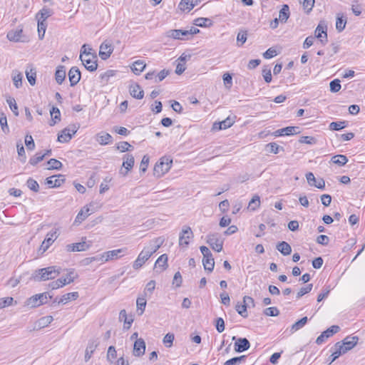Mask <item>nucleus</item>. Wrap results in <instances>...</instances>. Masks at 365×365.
Masks as SVG:
<instances>
[{
    "mask_svg": "<svg viewBox=\"0 0 365 365\" xmlns=\"http://www.w3.org/2000/svg\"><path fill=\"white\" fill-rule=\"evenodd\" d=\"M332 354L331 355V361L329 364L334 362L336 359H338L341 355L346 353L345 349L343 348V344H341V342H336L334 347L331 348Z\"/></svg>",
    "mask_w": 365,
    "mask_h": 365,
    "instance_id": "21",
    "label": "nucleus"
},
{
    "mask_svg": "<svg viewBox=\"0 0 365 365\" xmlns=\"http://www.w3.org/2000/svg\"><path fill=\"white\" fill-rule=\"evenodd\" d=\"M145 342L143 339L139 338V339L135 340L133 345V355L138 357L142 356L145 354Z\"/></svg>",
    "mask_w": 365,
    "mask_h": 365,
    "instance_id": "16",
    "label": "nucleus"
},
{
    "mask_svg": "<svg viewBox=\"0 0 365 365\" xmlns=\"http://www.w3.org/2000/svg\"><path fill=\"white\" fill-rule=\"evenodd\" d=\"M260 206V197L255 195L249 202L248 208L251 210H256Z\"/></svg>",
    "mask_w": 365,
    "mask_h": 365,
    "instance_id": "46",
    "label": "nucleus"
},
{
    "mask_svg": "<svg viewBox=\"0 0 365 365\" xmlns=\"http://www.w3.org/2000/svg\"><path fill=\"white\" fill-rule=\"evenodd\" d=\"M313 287L312 284H308L305 287H302L297 293V298L299 299L306 294L309 293Z\"/></svg>",
    "mask_w": 365,
    "mask_h": 365,
    "instance_id": "56",
    "label": "nucleus"
},
{
    "mask_svg": "<svg viewBox=\"0 0 365 365\" xmlns=\"http://www.w3.org/2000/svg\"><path fill=\"white\" fill-rule=\"evenodd\" d=\"M47 23L38 21V34L40 39H43L45 35Z\"/></svg>",
    "mask_w": 365,
    "mask_h": 365,
    "instance_id": "54",
    "label": "nucleus"
},
{
    "mask_svg": "<svg viewBox=\"0 0 365 365\" xmlns=\"http://www.w3.org/2000/svg\"><path fill=\"white\" fill-rule=\"evenodd\" d=\"M308 319L307 317H302L299 321L296 322L294 324H292L290 329V331L292 333H294L300 329H302L307 322Z\"/></svg>",
    "mask_w": 365,
    "mask_h": 365,
    "instance_id": "44",
    "label": "nucleus"
},
{
    "mask_svg": "<svg viewBox=\"0 0 365 365\" xmlns=\"http://www.w3.org/2000/svg\"><path fill=\"white\" fill-rule=\"evenodd\" d=\"M6 102L9 104L10 109L12 110L14 114L16 116H18L19 110H18V106H17L15 99L14 98L9 97V98L6 99Z\"/></svg>",
    "mask_w": 365,
    "mask_h": 365,
    "instance_id": "53",
    "label": "nucleus"
},
{
    "mask_svg": "<svg viewBox=\"0 0 365 365\" xmlns=\"http://www.w3.org/2000/svg\"><path fill=\"white\" fill-rule=\"evenodd\" d=\"M175 339V335L173 333H168L165 334V336L163 337V342L165 344V346L168 348H170L173 346V341Z\"/></svg>",
    "mask_w": 365,
    "mask_h": 365,
    "instance_id": "52",
    "label": "nucleus"
},
{
    "mask_svg": "<svg viewBox=\"0 0 365 365\" xmlns=\"http://www.w3.org/2000/svg\"><path fill=\"white\" fill-rule=\"evenodd\" d=\"M359 337L356 336H346L345 339L342 340L341 344H343V348L347 352L349 350L352 349L358 343Z\"/></svg>",
    "mask_w": 365,
    "mask_h": 365,
    "instance_id": "19",
    "label": "nucleus"
},
{
    "mask_svg": "<svg viewBox=\"0 0 365 365\" xmlns=\"http://www.w3.org/2000/svg\"><path fill=\"white\" fill-rule=\"evenodd\" d=\"M151 256L152 255L149 252V251L145 247H144V249L138 255L137 259L134 261L133 264V269H140Z\"/></svg>",
    "mask_w": 365,
    "mask_h": 365,
    "instance_id": "10",
    "label": "nucleus"
},
{
    "mask_svg": "<svg viewBox=\"0 0 365 365\" xmlns=\"http://www.w3.org/2000/svg\"><path fill=\"white\" fill-rule=\"evenodd\" d=\"M77 275L75 274L73 270H71L66 275L65 278H60L56 281H53L49 284V287L52 289H56L58 288L62 287L66 284H68L73 282Z\"/></svg>",
    "mask_w": 365,
    "mask_h": 365,
    "instance_id": "5",
    "label": "nucleus"
},
{
    "mask_svg": "<svg viewBox=\"0 0 365 365\" xmlns=\"http://www.w3.org/2000/svg\"><path fill=\"white\" fill-rule=\"evenodd\" d=\"M130 95L137 99H142L144 96V91L140 86L137 84H133L129 88Z\"/></svg>",
    "mask_w": 365,
    "mask_h": 365,
    "instance_id": "27",
    "label": "nucleus"
},
{
    "mask_svg": "<svg viewBox=\"0 0 365 365\" xmlns=\"http://www.w3.org/2000/svg\"><path fill=\"white\" fill-rule=\"evenodd\" d=\"M93 206V203H90L88 205L84 206L78 213L76 217L74 225H78L83 221H84L91 213L95 212L93 208H91Z\"/></svg>",
    "mask_w": 365,
    "mask_h": 365,
    "instance_id": "7",
    "label": "nucleus"
},
{
    "mask_svg": "<svg viewBox=\"0 0 365 365\" xmlns=\"http://www.w3.org/2000/svg\"><path fill=\"white\" fill-rule=\"evenodd\" d=\"M315 0H304L302 2L303 8L307 14H309L314 6Z\"/></svg>",
    "mask_w": 365,
    "mask_h": 365,
    "instance_id": "61",
    "label": "nucleus"
},
{
    "mask_svg": "<svg viewBox=\"0 0 365 365\" xmlns=\"http://www.w3.org/2000/svg\"><path fill=\"white\" fill-rule=\"evenodd\" d=\"M246 358L245 355L234 357L226 361L224 365H240L245 362Z\"/></svg>",
    "mask_w": 365,
    "mask_h": 365,
    "instance_id": "42",
    "label": "nucleus"
},
{
    "mask_svg": "<svg viewBox=\"0 0 365 365\" xmlns=\"http://www.w3.org/2000/svg\"><path fill=\"white\" fill-rule=\"evenodd\" d=\"M234 123V120L230 118V117L227 118L225 120L220 122V123H215L213 124V129L215 130H222V129H227L230 127H231Z\"/></svg>",
    "mask_w": 365,
    "mask_h": 365,
    "instance_id": "28",
    "label": "nucleus"
},
{
    "mask_svg": "<svg viewBox=\"0 0 365 365\" xmlns=\"http://www.w3.org/2000/svg\"><path fill=\"white\" fill-rule=\"evenodd\" d=\"M0 125L4 133H7L9 132L6 116L4 113H0Z\"/></svg>",
    "mask_w": 365,
    "mask_h": 365,
    "instance_id": "57",
    "label": "nucleus"
},
{
    "mask_svg": "<svg viewBox=\"0 0 365 365\" xmlns=\"http://www.w3.org/2000/svg\"><path fill=\"white\" fill-rule=\"evenodd\" d=\"M277 250L283 255L287 256L291 254L292 247L287 242H279L277 245Z\"/></svg>",
    "mask_w": 365,
    "mask_h": 365,
    "instance_id": "33",
    "label": "nucleus"
},
{
    "mask_svg": "<svg viewBox=\"0 0 365 365\" xmlns=\"http://www.w3.org/2000/svg\"><path fill=\"white\" fill-rule=\"evenodd\" d=\"M26 185H27L28 187L30 190H33L34 192H37L39 190L38 183L37 182V181H36L33 178H29L26 182Z\"/></svg>",
    "mask_w": 365,
    "mask_h": 365,
    "instance_id": "60",
    "label": "nucleus"
},
{
    "mask_svg": "<svg viewBox=\"0 0 365 365\" xmlns=\"http://www.w3.org/2000/svg\"><path fill=\"white\" fill-rule=\"evenodd\" d=\"M68 75L71 86H76L81 79V72L79 69L76 66L71 68Z\"/></svg>",
    "mask_w": 365,
    "mask_h": 365,
    "instance_id": "20",
    "label": "nucleus"
},
{
    "mask_svg": "<svg viewBox=\"0 0 365 365\" xmlns=\"http://www.w3.org/2000/svg\"><path fill=\"white\" fill-rule=\"evenodd\" d=\"M78 127L75 125L64 128L58 135V141L60 143H68L72 138V136L77 132Z\"/></svg>",
    "mask_w": 365,
    "mask_h": 365,
    "instance_id": "8",
    "label": "nucleus"
},
{
    "mask_svg": "<svg viewBox=\"0 0 365 365\" xmlns=\"http://www.w3.org/2000/svg\"><path fill=\"white\" fill-rule=\"evenodd\" d=\"M47 163L49 165L48 170H60L63 166L61 162L54 158L50 159Z\"/></svg>",
    "mask_w": 365,
    "mask_h": 365,
    "instance_id": "50",
    "label": "nucleus"
},
{
    "mask_svg": "<svg viewBox=\"0 0 365 365\" xmlns=\"http://www.w3.org/2000/svg\"><path fill=\"white\" fill-rule=\"evenodd\" d=\"M267 148L269 149L270 153L277 154L279 151V150H283L284 148L279 145H278L275 143H269L266 145Z\"/></svg>",
    "mask_w": 365,
    "mask_h": 365,
    "instance_id": "63",
    "label": "nucleus"
},
{
    "mask_svg": "<svg viewBox=\"0 0 365 365\" xmlns=\"http://www.w3.org/2000/svg\"><path fill=\"white\" fill-rule=\"evenodd\" d=\"M52 15V11L48 8H43L36 15L37 21L46 22V19Z\"/></svg>",
    "mask_w": 365,
    "mask_h": 365,
    "instance_id": "30",
    "label": "nucleus"
},
{
    "mask_svg": "<svg viewBox=\"0 0 365 365\" xmlns=\"http://www.w3.org/2000/svg\"><path fill=\"white\" fill-rule=\"evenodd\" d=\"M330 91L333 93H336L341 89L340 81L339 79H334L329 83Z\"/></svg>",
    "mask_w": 365,
    "mask_h": 365,
    "instance_id": "64",
    "label": "nucleus"
},
{
    "mask_svg": "<svg viewBox=\"0 0 365 365\" xmlns=\"http://www.w3.org/2000/svg\"><path fill=\"white\" fill-rule=\"evenodd\" d=\"M173 160L168 157H163L160 161L156 163L154 166L153 173L154 175L160 178L165 173H168L171 168Z\"/></svg>",
    "mask_w": 365,
    "mask_h": 365,
    "instance_id": "2",
    "label": "nucleus"
},
{
    "mask_svg": "<svg viewBox=\"0 0 365 365\" xmlns=\"http://www.w3.org/2000/svg\"><path fill=\"white\" fill-rule=\"evenodd\" d=\"M264 314L269 317H277L279 314V309L275 307H268L264 310Z\"/></svg>",
    "mask_w": 365,
    "mask_h": 365,
    "instance_id": "62",
    "label": "nucleus"
},
{
    "mask_svg": "<svg viewBox=\"0 0 365 365\" xmlns=\"http://www.w3.org/2000/svg\"><path fill=\"white\" fill-rule=\"evenodd\" d=\"M289 6L287 4H284L282 6V8L279 12V20L281 23H285L287 22V19L289 17Z\"/></svg>",
    "mask_w": 365,
    "mask_h": 365,
    "instance_id": "36",
    "label": "nucleus"
},
{
    "mask_svg": "<svg viewBox=\"0 0 365 365\" xmlns=\"http://www.w3.org/2000/svg\"><path fill=\"white\" fill-rule=\"evenodd\" d=\"M16 148H17L18 155L21 158H20L21 162L25 163L26 160V156L25 150L23 146V144L21 142L17 143Z\"/></svg>",
    "mask_w": 365,
    "mask_h": 365,
    "instance_id": "55",
    "label": "nucleus"
},
{
    "mask_svg": "<svg viewBox=\"0 0 365 365\" xmlns=\"http://www.w3.org/2000/svg\"><path fill=\"white\" fill-rule=\"evenodd\" d=\"M89 248V245L85 241L77 243L68 244L66 246V250L68 252L86 251Z\"/></svg>",
    "mask_w": 365,
    "mask_h": 365,
    "instance_id": "17",
    "label": "nucleus"
},
{
    "mask_svg": "<svg viewBox=\"0 0 365 365\" xmlns=\"http://www.w3.org/2000/svg\"><path fill=\"white\" fill-rule=\"evenodd\" d=\"M300 133L299 128L297 126H288L284 128L278 129L273 133L276 137L284 135H292Z\"/></svg>",
    "mask_w": 365,
    "mask_h": 365,
    "instance_id": "15",
    "label": "nucleus"
},
{
    "mask_svg": "<svg viewBox=\"0 0 365 365\" xmlns=\"http://www.w3.org/2000/svg\"><path fill=\"white\" fill-rule=\"evenodd\" d=\"M327 26L324 22H320L315 29V38H321V42L325 44L327 42Z\"/></svg>",
    "mask_w": 365,
    "mask_h": 365,
    "instance_id": "13",
    "label": "nucleus"
},
{
    "mask_svg": "<svg viewBox=\"0 0 365 365\" xmlns=\"http://www.w3.org/2000/svg\"><path fill=\"white\" fill-rule=\"evenodd\" d=\"M119 319L120 321H123L125 329H129L131 327L133 322V319L132 318V317H130V318L128 317L126 311L125 309H122L120 312Z\"/></svg>",
    "mask_w": 365,
    "mask_h": 365,
    "instance_id": "29",
    "label": "nucleus"
},
{
    "mask_svg": "<svg viewBox=\"0 0 365 365\" xmlns=\"http://www.w3.org/2000/svg\"><path fill=\"white\" fill-rule=\"evenodd\" d=\"M346 127L345 121L332 122L329 124V129L332 130H339Z\"/></svg>",
    "mask_w": 365,
    "mask_h": 365,
    "instance_id": "59",
    "label": "nucleus"
},
{
    "mask_svg": "<svg viewBox=\"0 0 365 365\" xmlns=\"http://www.w3.org/2000/svg\"><path fill=\"white\" fill-rule=\"evenodd\" d=\"M80 59L88 71H94L97 69L98 64L95 54H85V51H83V53L80 54Z\"/></svg>",
    "mask_w": 365,
    "mask_h": 365,
    "instance_id": "4",
    "label": "nucleus"
},
{
    "mask_svg": "<svg viewBox=\"0 0 365 365\" xmlns=\"http://www.w3.org/2000/svg\"><path fill=\"white\" fill-rule=\"evenodd\" d=\"M26 78L31 86L36 84V70L32 65L27 66L26 71Z\"/></svg>",
    "mask_w": 365,
    "mask_h": 365,
    "instance_id": "26",
    "label": "nucleus"
},
{
    "mask_svg": "<svg viewBox=\"0 0 365 365\" xmlns=\"http://www.w3.org/2000/svg\"><path fill=\"white\" fill-rule=\"evenodd\" d=\"M165 36L173 39L185 40L187 33L182 29H171L165 33Z\"/></svg>",
    "mask_w": 365,
    "mask_h": 365,
    "instance_id": "24",
    "label": "nucleus"
},
{
    "mask_svg": "<svg viewBox=\"0 0 365 365\" xmlns=\"http://www.w3.org/2000/svg\"><path fill=\"white\" fill-rule=\"evenodd\" d=\"M164 238L160 237L150 241L148 246L145 247L149 252L153 255L155 253L163 244Z\"/></svg>",
    "mask_w": 365,
    "mask_h": 365,
    "instance_id": "23",
    "label": "nucleus"
},
{
    "mask_svg": "<svg viewBox=\"0 0 365 365\" xmlns=\"http://www.w3.org/2000/svg\"><path fill=\"white\" fill-rule=\"evenodd\" d=\"M7 38L14 42H26V39L23 34L22 29L11 30L7 34Z\"/></svg>",
    "mask_w": 365,
    "mask_h": 365,
    "instance_id": "12",
    "label": "nucleus"
},
{
    "mask_svg": "<svg viewBox=\"0 0 365 365\" xmlns=\"http://www.w3.org/2000/svg\"><path fill=\"white\" fill-rule=\"evenodd\" d=\"M195 7V4H192V0H181L178 8L182 11H190Z\"/></svg>",
    "mask_w": 365,
    "mask_h": 365,
    "instance_id": "38",
    "label": "nucleus"
},
{
    "mask_svg": "<svg viewBox=\"0 0 365 365\" xmlns=\"http://www.w3.org/2000/svg\"><path fill=\"white\" fill-rule=\"evenodd\" d=\"M146 64L144 61L138 60L133 62L131 70L135 75H139L145 68Z\"/></svg>",
    "mask_w": 365,
    "mask_h": 365,
    "instance_id": "37",
    "label": "nucleus"
},
{
    "mask_svg": "<svg viewBox=\"0 0 365 365\" xmlns=\"http://www.w3.org/2000/svg\"><path fill=\"white\" fill-rule=\"evenodd\" d=\"M127 250V248L126 247H123V248H121V249H118V250H110V251H108L107 252V259H108L109 261L110 260H113V259H118L119 258L120 256V254H124Z\"/></svg>",
    "mask_w": 365,
    "mask_h": 365,
    "instance_id": "35",
    "label": "nucleus"
},
{
    "mask_svg": "<svg viewBox=\"0 0 365 365\" xmlns=\"http://www.w3.org/2000/svg\"><path fill=\"white\" fill-rule=\"evenodd\" d=\"M23 75L21 73L17 71H13L12 72V80L16 88L21 87L22 86Z\"/></svg>",
    "mask_w": 365,
    "mask_h": 365,
    "instance_id": "41",
    "label": "nucleus"
},
{
    "mask_svg": "<svg viewBox=\"0 0 365 365\" xmlns=\"http://www.w3.org/2000/svg\"><path fill=\"white\" fill-rule=\"evenodd\" d=\"M340 330V327L337 325H332L329 328H328L327 330L323 331L324 335L326 336L327 338H329L334 335V334L339 332Z\"/></svg>",
    "mask_w": 365,
    "mask_h": 365,
    "instance_id": "58",
    "label": "nucleus"
},
{
    "mask_svg": "<svg viewBox=\"0 0 365 365\" xmlns=\"http://www.w3.org/2000/svg\"><path fill=\"white\" fill-rule=\"evenodd\" d=\"M193 237V233L191 228L188 226H184L179 237L180 246H187L189 240Z\"/></svg>",
    "mask_w": 365,
    "mask_h": 365,
    "instance_id": "9",
    "label": "nucleus"
},
{
    "mask_svg": "<svg viewBox=\"0 0 365 365\" xmlns=\"http://www.w3.org/2000/svg\"><path fill=\"white\" fill-rule=\"evenodd\" d=\"M306 178L307 180L308 184L310 186H314L317 187L318 189L324 190L325 187V182L324 179L319 178L318 180L316 179L314 174L311 172L307 173L306 174Z\"/></svg>",
    "mask_w": 365,
    "mask_h": 365,
    "instance_id": "14",
    "label": "nucleus"
},
{
    "mask_svg": "<svg viewBox=\"0 0 365 365\" xmlns=\"http://www.w3.org/2000/svg\"><path fill=\"white\" fill-rule=\"evenodd\" d=\"M202 264L205 270L211 272L215 267V260L212 257V254L207 257H204L202 259Z\"/></svg>",
    "mask_w": 365,
    "mask_h": 365,
    "instance_id": "31",
    "label": "nucleus"
},
{
    "mask_svg": "<svg viewBox=\"0 0 365 365\" xmlns=\"http://www.w3.org/2000/svg\"><path fill=\"white\" fill-rule=\"evenodd\" d=\"M155 266L162 267V270L168 267V256L165 254L160 255L155 262Z\"/></svg>",
    "mask_w": 365,
    "mask_h": 365,
    "instance_id": "47",
    "label": "nucleus"
},
{
    "mask_svg": "<svg viewBox=\"0 0 365 365\" xmlns=\"http://www.w3.org/2000/svg\"><path fill=\"white\" fill-rule=\"evenodd\" d=\"M96 140L102 145H108L111 142L112 136L107 133H101L97 135Z\"/></svg>",
    "mask_w": 365,
    "mask_h": 365,
    "instance_id": "34",
    "label": "nucleus"
},
{
    "mask_svg": "<svg viewBox=\"0 0 365 365\" xmlns=\"http://www.w3.org/2000/svg\"><path fill=\"white\" fill-rule=\"evenodd\" d=\"M53 319L51 316H46L39 319L36 324V327L41 329L47 327L53 322Z\"/></svg>",
    "mask_w": 365,
    "mask_h": 365,
    "instance_id": "39",
    "label": "nucleus"
},
{
    "mask_svg": "<svg viewBox=\"0 0 365 365\" xmlns=\"http://www.w3.org/2000/svg\"><path fill=\"white\" fill-rule=\"evenodd\" d=\"M331 161L339 166L344 165L348 162V158L344 155H336L332 157Z\"/></svg>",
    "mask_w": 365,
    "mask_h": 365,
    "instance_id": "45",
    "label": "nucleus"
},
{
    "mask_svg": "<svg viewBox=\"0 0 365 365\" xmlns=\"http://www.w3.org/2000/svg\"><path fill=\"white\" fill-rule=\"evenodd\" d=\"M113 51V46L109 41H104L100 46L99 56L103 60L108 59Z\"/></svg>",
    "mask_w": 365,
    "mask_h": 365,
    "instance_id": "11",
    "label": "nucleus"
},
{
    "mask_svg": "<svg viewBox=\"0 0 365 365\" xmlns=\"http://www.w3.org/2000/svg\"><path fill=\"white\" fill-rule=\"evenodd\" d=\"M206 242L212 247V249L220 252L223 249V240L219 233H210L206 237Z\"/></svg>",
    "mask_w": 365,
    "mask_h": 365,
    "instance_id": "3",
    "label": "nucleus"
},
{
    "mask_svg": "<svg viewBox=\"0 0 365 365\" xmlns=\"http://www.w3.org/2000/svg\"><path fill=\"white\" fill-rule=\"evenodd\" d=\"M78 297V293L77 292H69L63 295L59 300L58 303L66 304L71 300H76Z\"/></svg>",
    "mask_w": 365,
    "mask_h": 365,
    "instance_id": "43",
    "label": "nucleus"
},
{
    "mask_svg": "<svg viewBox=\"0 0 365 365\" xmlns=\"http://www.w3.org/2000/svg\"><path fill=\"white\" fill-rule=\"evenodd\" d=\"M61 272V268L51 266L37 269L32 274L31 278L35 281H46L56 278Z\"/></svg>",
    "mask_w": 365,
    "mask_h": 365,
    "instance_id": "1",
    "label": "nucleus"
},
{
    "mask_svg": "<svg viewBox=\"0 0 365 365\" xmlns=\"http://www.w3.org/2000/svg\"><path fill=\"white\" fill-rule=\"evenodd\" d=\"M346 24V19H344L343 16H339V15L337 16L336 21V29L339 32H341Z\"/></svg>",
    "mask_w": 365,
    "mask_h": 365,
    "instance_id": "51",
    "label": "nucleus"
},
{
    "mask_svg": "<svg viewBox=\"0 0 365 365\" xmlns=\"http://www.w3.org/2000/svg\"><path fill=\"white\" fill-rule=\"evenodd\" d=\"M38 299H39L38 298V294L34 295L26 300V306H28L31 308L39 307L40 302H39Z\"/></svg>",
    "mask_w": 365,
    "mask_h": 365,
    "instance_id": "49",
    "label": "nucleus"
},
{
    "mask_svg": "<svg viewBox=\"0 0 365 365\" xmlns=\"http://www.w3.org/2000/svg\"><path fill=\"white\" fill-rule=\"evenodd\" d=\"M124 161L123 163V167L125 169V172L120 170V174L125 176L133 168L135 163L134 157L132 155L126 154L123 157Z\"/></svg>",
    "mask_w": 365,
    "mask_h": 365,
    "instance_id": "18",
    "label": "nucleus"
},
{
    "mask_svg": "<svg viewBox=\"0 0 365 365\" xmlns=\"http://www.w3.org/2000/svg\"><path fill=\"white\" fill-rule=\"evenodd\" d=\"M250 347V343L246 338H239L235 342V351L236 352H242L247 351Z\"/></svg>",
    "mask_w": 365,
    "mask_h": 365,
    "instance_id": "22",
    "label": "nucleus"
},
{
    "mask_svg": "<svg viewBox=\"0 0 365 365\" xmlns=\"http://www.w3.org/2000/svg\"><path fill=\"white\" fill-rule=\"evenodd\" d=\"M146 299L145 296L143 297H138L136 300V305H137V312H138L139 315H142L145 311V307H146Z\"/></svg>",
    "mask_w": 365,
    "mask_h": 365,
    "instance_id": "40",
    "label": "nucleus"
},
{
    "mask_svg": "<svg viewBox=\"0 0 365 365\" xmlns=\"http://www.w3.org/2000/svg\"><path fill=\"white\" fill-rule=\"evenodd\" d=\"M58 234L57 232V229H55L54 230H51L49 232L44 240L43 241L40 248L39 251L41 252V253L45 252L48 247L54 242V241L58 238Z\"/></svg>",
    "mask_w": 365,
    "mask_h": 365,
    "instance_id": "6",
    "label": "nucleus"
},
{
    "mask_svg": "<svg viewBox=\"0 0 365 365\" xmlns=\"http://www.w3.org/2000/svg\"><path fill=\"white\" fill-rule=\"evenodd\" d=\"M65 179L63 175H53L46 178V184L50 187H60L64 182Z\"/></svg>",
    "mask_w": 365,
    "mask_h": 365,
    "instance_id": "25",
    "label": "nucleus"
},
{
    "mask_svg": "<svg viewBox=\"0 0 365 365\" xmlns=\"http://www.w3.org/2000/svg\"><path fill=\"white\" fill-rule=\"evenodd\" d=\"M50 114L53 121L50 123V125L53 126L56 123V120H60L61 113L58 108L53 106L50 110Z\"/></svg>",
    "mask_w": 365,
    "mask_h": 365,
    "instance_id": "48",
    "label": "nucleus"
},
{
    "mask_svg": "<svg viewBox=\"0 0 365 365\" xmlns=\"http://www.w3.org/2000/svg\"><path fill=\"white\" fill-rule=\"evenodd\" d=\"M66 78V70L63 66H59L57 67L55 73V79L58 84L61 85L65 80Z\"/></svg>",
    "mask_w": 365,
    "mask_h": 365,
    "instance_id": "32",
    "label": "nucleus"
}]
</instances>
